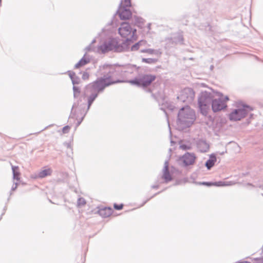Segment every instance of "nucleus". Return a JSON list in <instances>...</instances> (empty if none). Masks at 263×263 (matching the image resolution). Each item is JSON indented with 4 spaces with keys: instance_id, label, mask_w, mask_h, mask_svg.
Masks as SVG:
<instances>
[{
    "instance_id": "393cba45",
    "label": "nucleus",
    "mask_w": 263,
    "mask_h": 263,
    "mask_svg": "<svg viewBox=\"0 0 263 263\" xmlns=\"http://www.w3.org/2000/svg\"><path fill=\"white\" fill-rule=\"evenodd\" d=\"M143 62L146 63H154L156 62V60L152 58H143L142 60Z\"/></svg>"
},
{
    "instance_id": "ddd939ff",
    "label": "nucleus",
    "mask_w": 263,
    "mask_h": 263,
    "mask_svg": "<svg viewBox=\"0 0 263 263\" xmlns=\"http://www.w3.org/2000/svg\"><path fill=\"white\" fill-rule=\"evenodd\" d=\"M197 146L198 150L202 153L206 152L209 149V144L203 140H199L197 142Z\"/></svg>"
},
{
    "instance_id": "b1692460",
    "label": "nucleus",
    "mask_w": 263,
    "mask_h": 263,
    "mask_svg": "<svg viewBox=\"0 0 263 263\" xmlns=\"http://www.w3.org/2000/svg\"><path fill=\"white\" fill-rule=\"evenodd\" d=\"M143 43V41H140L138 43L133 45L131 47V50L135 51L139 49L140 45Z\"/></svg>"
},
{
    "instance_id": "f257e3e1",
    "label": "nucleus",
    "mask_w": 263,
    "mask_h": 263,
    "mask_svg": "<svg viewBox=\"0 0 263 263\" xmlns=\"http://www.w3.org/2000/svg\"><path fill=\"white\" fill-rule=\"evenodd\" d=\"M136 70V66L133 65L120 66L104 64L100 66L98 71V76L100 77L95 82L86 86V95L91 93L88 97V109L97 98L98 94L102 92L105 87L121 82L117 79L118 77H126Z\"/></svg>"
},
{
    "instance_id": "f704fd0d",
    "label": "nucleus",
    "mask_w": 263,
    "mask_h": 263,
    "mask_svg": "<svg viewBox=\"0 0 263 263\" xmlns=\"http://www.w3.org/2000/svg\"><path fill=\"white\" fill-rule=\"evenodd\" d=\"M255 263H263V258H256Z\"/></svg>"
},
{
    "instance_id": "c756f323",
    "label": "nucleus",
    "mask_w": 263,
    "mask_h": 263,
    "mask_svg": "<svg viewBox=\"0 0 263 263\" xmlns=\"http://www.w3.org/2000/svg\"><path fill=\"white\" fill-rule=\"evenodd\" d=\"M71 81H72V83L73 86H74L75 84H79V79L78 78H77L76 76L75 77V78L74 79H72V80H71Z\"/></svg>"
},
{
    "instance_id": "dca6fc26",
    "label": "nucleus",
    "mask_w": 263,
    "mask_h": 263,
    "mask_svg": "<svg viewBox=\"0 0 263 263\" xmlns=\"http://www.w3.org/2000/svg\"><path fill=\"white\" fill-rule=\"evenodd\" d=\"M216 160V156L214 154L210 155L209 159L206 161L205 164L208 170H210L214 166Z\"/></svg>"
},
{
    "instance_id": "20e7f679",
    "label": "nucleus",
    "mask_w": 263,
    "mask_h": 263,
    "mask_svg": "<svg viewBox=\"0 0 263 263\" xmlns=\"http://www.w3.org/2000/svg\"><path fill=\"white\" fill-rule=\"evenodd\" d=\"M126 47L125 43L119 44L117 39L110 38L100 42L98 47V51L102 53L109 51L122 52L125 50Z\"/></svg>"
},
{
    "instance_id": "9d476101",
    "label": "nucleus",
    "mask_w": 263,
    "mask_h": 263,
    "mask_svg": "<svg viewBox=\"0 0 263 263\" xmlns=\"http://www.w3.org/2000/svg\"><path fill=\"white\" fill-rule=\"evenodd\" d=\"M195 97V93L192 89L185 88L180 96V99L183 102H191Z\"/></svg>"
},
{
    "instance_id": "423d86ee",
    "label": "nucleus",
    "mask_w": 263,
    "mask_h": 263,
    "mask_svg": "<svg viewBox=\"0 0 263 263\" xmlns=\"http://www.w3.org/2000/svg\"><path fill=\"white\" fill-rule=\"evenodd\" d=\"M156 79V76L151 74H140L134 80H130L129 82L137 85L138 87H146L149 85Z\"/></svg>"
},
{
    "instance_id": "79ce46f5",
    "label": "nucleus",
    "mask_w": 263,
    "mask_h": 263,
    "mask_svg": "<svg viewBox=\"0 0 263 263\" xmlns=\"http://www.w3.org/2000/svg\"><path fill=\"white\" fill-rule=\"evenodd\" d=\"M151 24H148V28L150 29Z\"/></svg>"
},
{
    "instance_id": "f03ea898",
    "label": "nucleus",
    "mask_w": 263,
    "mask_h": 263,
    "mask_svg": "<svg viewBox=\"0 0 263 263\" xmlns=\"http://www.w3.org/2000/svg\"><path fill=\"white\" fill-rule=\"evenodd\" d=\"M222 93L215 91L212 89L201 91L198 100V103L200 112L204 116H206L210 108L213 98L215 97H221Z\"/></svg>"
},
{
    "instance_id": "c03bdc74",
    "label": "nucleus",
    "mask_w": 263,
    "mask_h": 263,
    "mask_svg": "<svg viewBox=\"0 0 263 263\" xmlns=\"http://www.w3.org/2000/svg\"><path fill=\"white\" fill-rule=\"evenodd\" d=\"M95 40H93V41H92V43H95Z\"/></svg>"
},
{
    "instance_id": "39448f33",
    "label": "nucleus",
    "mask_w": 263,
    "mask_h": 263,
    "mask_svg": "<svg viewBox=\"0 0 263 263\" xmlns=\"http://www.w3.org/2000/svg\"><path fill=\"white\" fill-rule=\"evenodd\" d=\"M251 110L252 108L248 105L243 104L238 105L230 113L229 119L233 121L240 120L250 114Z\"/></svg>"
},
{
    "instance_id": "a878e982",
    "label": "nucleus",
    "mask_w": 263,
    "mask_h": 263,
    "mask_svg": "<svg viewBox=\"0 0 263 263\" xmlns=\"http://www.w3.org/2000/svg\"><path fill=\"white\" fill-rule=\"evenodd\" d=\"M89 74L87 72L85 71L83 72L82 78L84 80H88L89 79Z\"/></svg>"
},
{
    "instance_id": "a211bd4d",
    "label": "nucleus",
    "mask_w": 263,
    "mask_h": 263,
    "mask_svg": "<svg viewBox=\"0 0 263 263\" xmlns=\"http://www.w3.org/2000/svg\"><path fill=\"white\" fill-rule=\"evenodd\" d=\"M52 170L50 168H47L40 172L37 176V178H43L47 176L51 175Z\"/></svg>"
},
{
    "instance_id": "1a4fd4ad",
    "label": "nucleus",
    "mask_w": 263,
    "mask_h": 263,
    "mask_svg": "<svg viewBox=\"0 0 263 263\" xmlns=\"http://www.w3.org/2000/svg\"><path fill=\"white\" fill-rule=\"evenodd\" d=\"M196 157L193 153H186L178 159L179 163L184 166L192 165L194 163Z\"/></svg>"
},
{
    "instance_id": "a18cd8bd",
    "label": "nucleus",
    "mask_w": 263,
    "mask_h": 263,
    "mask_svg": "<svg viewBox=\"0 0 263 263\" xmlns=\"http://www.w3.org/2000/svg\"><path fill=\"white\" fill-rule=\"evenodd\" d=\"M238 263H241V262H238Z\"/></svg>"
},
{
    "instance_id": "aec40b11",
    "label": "nucleus",
    "mask_w": 263,
    "mask_h": 263,
    "mask_svg": "<svg viewBox=\"0 0 263 263\" xmlns=\"http://www.w3.org/2000/svg\"><path fill=\"white\" fill-rule=\"evenodd\" d=\"M86 204V201L84 198L82 197H80L78 198L77 201V206L79 208H81L83 206Z\"/></svg>"
},
{
    "instance_id": "7c9ffc66",
    "label": "nucleus",
    "mask_w": 263,
    "mask_h": 263,
    "mask_svg": "<svg viewBox=\"0 0 263 263\" xmlns=\"http://www.w3.org/2000/svg\"><path fill=\"white\" fill-rule=\"evenodd\" d=\"M67 72L68 73V75L70 78L71 80H72V79H74L75 78L76 74L74 72L68 71Z\"/></svg>"
},
{
    "instance_id": "a19ab883",
    "label": "nucleus",
    "mask_w": 263,
    "mask_h": 263,
    "mask_svg": "<svg viewBox=\"0 0 263 263\" xmlns=\"http://www.w3.org/2000/svg\"><path fill=\"white\" fill-rule=\"evenodd\" d=\"M241 263H250V262H248V261H242Z\"/></svg>"
},
{
    "instance_id": "c85d7f7f",
    "label": "nucleus",
    "mask_w": 263,
    "mask_h": 263,
    "mask_svg": "<svg viewBox=\"0 0 263 263\" xmlns=\"http://www.w3.org/2000/svg\"><path fill=\"white\" fill-rule=\"evenodd\" d=\"M70 126L68 125L64 126L62 129V132L63 134L68 133L70 130Z\"/></svg>"
},
{
    "instance_id": "58836bf2",
    "label": "nucleus",
    "mask_w": 263,
    "mask_h": 263,
    "mask_svg": "<svg viewBox=\"0 0 263 263\" xmlns=\"http://www.w3.org/2000/svg\"><path fill=\"white\" fill-rule=\"evenodd\" d=\"M76 107H77L76 104H74L72 107V111L74 109V108H76Z\"/></svg>"
},
{
    "instance_id": "bb28decb",
    "label": "nucleus",
    "mask_w": 263,
    "mask_h": 263,
    "mask_svg": "<svg viewBox=\"0 0 263 263\" xmlns=\"http://www.w3.org/2000/svg\"><path fill=\"white\" fill-rule=\"evenodd\" d=\"M162 105H164L165 107L166 106L168 109L172 110L174 109V106L170 104L167 102H165V104H163Z\"/></svg>"
},
{
    "instance_id": "473e14b6",
    "label": "nucleus",
    "mask_w": 263,
    "mask_h": 263,
    "mask_svg": "<svg viewBox=\"0 0 263 263\" xmlns=\"http://www.w3.org/2000/svg\"><path fill=\"white\" fill-rule=\"evenodd\" d=\"M183 40V39L182 35H181L180 34L179 35H178V40L177 42L178 43H182Z\"/></svg>"
},
{
    "instance_id": "412c9836",
    "label": "nucleus",
    "mask_w": 263,
    "mask_h": 263,
    "mask_svg": "<svg viewBox=\"0 0 263 263\" xmlns=\"http://www.w3.org/2000/svg\"><path fill=\"white\" fill-rule=\"evenodd\" d=\"M91 95V93H88V95H86V88H85V95L87 97V101L88 102V97L90 96V95ZM88 106V104L87 105V107ZM90 108V107L89 108ZM89 109H88V108H87V110L86 111V112L85 113V114L84 115L83 117L82 118V119H81L80 121H78L77 124V125H76V128L80 125V124H81V123L82 122V120H83L86 112H87V111L89 110Z\"/></svg>"
},
{
    "instance_id": "72a5a7b5",
    "label": "nucleus",
    "mask_w": 263,
    "mask_h": 263,
    "mask_svg": "<svg viewBox=\"0 0 263 263\" xmlns=\"http://www.w3.org/2000/svg\"><path fill=\"white\" fill-rule=\"evenodd\" d=\"M180 148L182 149H188L190 148V147L188 146H186L184 144H182L180 146Z\"/></svg>"
},
{
    "instance_id": "f3484780",
    "label": "nucleus",
    "mask_w": 263,
    "mask_h": 263,
    "mask_svg": "<svg viewBox=\"0 0 263 263\" xmlns=\"http://www.w3.org/2000/svg\"><path fill=\"white\" fill-rule=\"evenodd\" d=\"M112 210L110 208H105L99 210V214L104 217H109L112 213Z\"/></svg>"
},
{
    "instance_id": "4468645a",
    "label": "nucleus",
    "mask_w": 263,
    "mask_h": 263,
    "mask_svg": "<svg viewBox=\"0 0 263 263\" xmlns=\"http://www.w3.org/2000/svg\"><path fill=\"white\" fill-rule=\"evenodd\" d=\"M90 61V59L89 57L86 54H85L84 57L79 61V62L75 65L74 68H79L80 67H82L89 63Z\"/></svg>"
},
{
    "instance_id": "e433bc0d",
    "label": "nucleus",
    "mask_w": 263,
    "mask_h": 263,
    "mask_svg": "<svg viewBox=\"0 0 263 263\" xmlns=\"http://www.w3.org/2000/svg\"><path fill=\"white\" fill-rule=\"evenodd\" d=\"M91 45H89L88 46H87L85 48V50H86V51H89L91 50Z\"/></svg>"
},
{
    "instance_id": "4be33fe9",
    "label": "nucleus",
    "mask_w": 263,
    "mask_h": 263,
    "mask_svg": "<svg viewBox=\"0 0 263 263\" xmlns=\"http://www.w3.org/2000/svg\"><path fill=\"white\" fill-rule=\"evenodd\" d=\"M131 6V2L130 0H123L122 1L120 6L125 7H130Z\"/></svg>"
},
{
    "instance_id": "c9c22d12",
    "label": "nucleus",
    "mask_w": 263,
    "mask_h": 263,
    "mask_svg": "<svg viewBox=\"0 0 263 263\" xmlns=\"http://www.w3.org/2000/svg\"><path fill=\"white\" fill-rule=\"evenodd\" d=\"M17 185H18V183L17 182L14 183V184L13 185V186L12 187L11 190L12 191H15L17 187Z\"/></svg>"
},
{
    "instance_id": "cd10ccee",
    "label": "nucleus",
    "mask_w": 263,
    "mask_h": 263,
    "mask_svg": "<svg viewBox=\"0 0 263 263\" xmlns=\"http://www.w3.org/2000/svg\"><path fill=\"white\" fill-rule=\"evenodd\" d=\"M142 52H147L149 54H155L156 53V51L152 49H148L144 50L142 51Z\"/></svg>"
},
{
    "instance_id": "6ab92c4d",
    "label": "nucleus",
    "mask_w": 263,
    "mask_h": 263,
    "mask_svg": "<svg viewBox=\"0 0 263 263\" xmlns=\"http://www.w3.org/2000/svg\"><path fill=\"white\" fill-rule=\"evenodd\" d=\"M12 170L13 172V178L14 180L19 181L20 179V173L18 171V167L12 165Z\"/></svg>"
},
{
    "instance_id": "2f4dec72",
    "label": "nucleus",
    "mask_w": 263,
    "mask_h": 263,
    "mask_svg": "<svg viewBox=\"0 0 263 263\" xmlns=\"http://www.w3.org/2000/svg\"><path fill=\"white\" fill-rule=\"evenodd\" d=\"M114 208L116 210H121L122 209L123 205L122 204L118 205L117 204H114Z\"/></svg>"
},
{
    "instance_id": "4c0bfd02",
    "label": "nucleus",
    "mask_w": 263,
    "mask_h": 263,
    "mask_svg": "<svg viewBox=\"0 0 263 263\" xmlns=\"http://www.w3.org/2000/svg\"><path fill=\"white\" fill-rule=\"evenodd\" d=\"M159 187L158 185H154L152 186V188L153 189H158Z\"/></svg>"
},
{
    "instance_id": "0eeeda50",
    "label": "nucleus",
    "mask_w": 263,
    "mask_h": 263,
    "mask_svg": "<svg viewBox=\"0 0 263 263\" xmlns=\"http://www.w3.org/2000/svg\"><path fill=\"white\" fill-rule=\"evenodd\" d=\"M118 32L122 37L126 39L127 41L136 40L135 34L136 30L132 28L130 25L128 23L123 22L121 23L118 29Z\"/></svg>"
},
{
    "instance_id": "f8f14e48",
    "label": "nucleus",
    "mask_w": 263,
    "mask_h": 263,
    "mask_svg": "<svg viewBox=\"0 0 263 263\" xmlns=\"http://www.w3.org/2000/svg\"><path fill=\"white\" fill-rule=\"evenodd\" d=\"M162 178L164 180V182L166 183L172 180V177L168 172V161L167 160L165 161L164 162Z\"/></svg>"
},
{
    "instance_id": "9b49d317",
    "label": "nucleus",
    "mask_w": 263,
    "mask_h": 263,
    "mask_svg": "<svg viewBox=\"0 0 263 263\" xmlns=\"http://www.w3.org/2000/svg\"><path fill=\"white\" fill-rule=\"evenodd\" d=\"M117 14L119 15L120 18L121 20L129 19L132 15V13L129 9V7L122 6L119 7L117 11Z\"/></svg>"
},
{
    "instance_id": "7ed1b4c3",
    "label": "nucleus",
    "mask_w": 263,
    "mask_h": 263,
    "mask_svg": "<svg viewBox=\"0 0 263 263\" xmlns=\"http://www.w3.org/2000/svg\"><path fill=\"white\" fill-rule=\"evenodd\" d=\"M196 119L195 112L189 106L181 108L178 114L177 126L179 130L191 126Z\"/></svg>"
},
{
    "instance_id": "5701e85b",
    "label": "nucleus",
    "mask_w": 263,
    "mask_h": 263,
    "mask_svg": "<svg viewBox=\"0 0 263 263\" xmlns=\"http://www.w3.org/2000/svg\"><path fill=\"white\" fill-rule=\"evenodd\" d=\"M73 96L74 98L77 97L80 93V90L78 87H77L76 86H73Z\"/></svg>"
},
{
    "instance_id": "ea45409f",
    "label": "nucleus",
    "mask_w": 263,
    "mask_h": 263,
    "mask_svg": "<svg viewBox=\"0 0 263 263\" xmlns=\"http://www.w3.org/2000/svg\"><path fill=\"white\" fill-rule=\"evenodd\" d=\"M161 109L164 110V111L165 114H166V116L167 117V112H166V111L164 109V108L163 107H161Z\"/></svg>"
},
{
    "instance_id": "37998d69",
    "label": "nucleus",
    "mask_w": 263,
    "mask_h": 263,
    "mask_svg": "<svg viewBox=\"0 0 263 263\" xmlns=\"http://www.w3.org/2000/svg\"><path fill=\"white\" fill-rule=\"evenodd\" d=\"M1 4H2V0H0V6H1Z\"/></svg>"
},
{
    "instance_id": "6e6552de",
    "label": "nucleus",
    "mask_w": 263,
    "mask_h": 263,
    "mask_svg": "<svg viewBox=\"0 0 263 263\" xmlns=\"http://www.w3.org/2000/svg\"><path fill=\"white\" fill-rule=\"evenodd\" d=\"M217 97L218 98V99L213 98L211 104L214 112H217L226 108L227 106V102L229 100L228 96L223 97L222 94L221 97Z\"/></svg>"
},
{
    "instance_id": "2eb2a0df",
    "label": "nucleus",
    "mask_w": 263,
    "mask_h": 263,
    "mask_svg": "<svg viewBox=\"0 0 263 263\" xmlns=\"http://www.w3.org/2000/svg\"><path fill=\"white\" fill-rule=\"evenodd\" d=\"M202 184L206 185L208 186H210L211 185H214L216 186H229V185H232L234 184V183H233L232 181H226V182L219 181V182H216L214 183L204 182L202 183Z\"/></svg>"
}]
</instances>
